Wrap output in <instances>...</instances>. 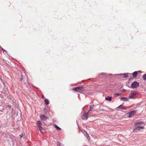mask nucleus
Listing matches in <instances>:
<instances>
[{
    "label": "nucleus",
    "mask_w": 146,
    "mask_h": 146,
    "mask_svg": "<svg viewBox=\"0 0 146 146\" xmlns=\"http://www.w3.org/2000/svg\"><path fill=\"white\" fill-rule=\"evenodd\" d=\"M61 143H60L59 142H58L57 146H62L61 145Z\"/></svg>",
    "instance_id": "nucleus-19"
},
{
    "label": "nucleus",
    "mask_w": 146,
    "mask_h": 146,
    "mask_svg": "<svg viewBox=\"0 0 146 146\" xmlns=\"http://www.w3.org/2000/svg\"><path fill=\"white\" fill-rule=\"evenodd\" d=\"M121 101H128L129 99L128 98L124 97H122L120 99Z\"/></svg>",
    "instance_id": "nucleus-10"
},
{
    "label": "nucleus",
    "mask_w": 146,
    "mask_h": 146,
    "mask_svg": "<svg viewBox=\"0 0 146 146\" xmlns=\"http://www.w3.org/2000/svg\"><path fill=\"white\" fill-rule=\"evenodd\" d=\"M134 111H131L130 112L127 113L126 114V116L129 117H131L134 115Z\"/></svg>",
    "instance_id": "nucleus-7"
},
{
    "label": "nucleus",
    "mask_w": 146,
    "mask_h": 146,
    "mask_svg": "<svg viewBox=\"0 0 146 146\" xmlns=\"http://www.w3.org/2000/svg\"><path fill=\"white\" fill-rule=\"evenodd\" d=\"M117 108L122 109V110H125L126 109L125 107L122 105H120Z\"/></svg>",
    "instance_id": "nucleus-11"
},
{
    "label": "nucleus",
    "mask_w": 146,
    "mask_h": 146,
    "mask_svg": "<svg viewBox=\"0 0 146 146\" xmlns=\"http://www.w3.org/2000/svg\"><path fill=\"white\" fill-rule=\"evenodd\" d=\"M137 94V92L134 91H131L130 94L129 95V98L130 99H134V96Z\"/></svg>",
    "instance_id": "nucleus-3"
},
{
    "label": "nucleus",
    "mask_w": 146,
    "mask_h": 146,
    "mask_svg": "<svg viewBox=\"0 0 146 146\" xmlns=\"http://www.w3.org/2000/svg\"><path fill=\"white\" fill-rule=\"evenodd\" d=\"M123 76L124 78H126L128 77V75L127 74H123Z\"/></svg>",
    "instance_id": "nucleus-15"
},
{
    "label": "nucleus",
    "mask_w": 146,
    "mask_h": 146,
    "mask_svg": "<svg viewBox=\"0 0 146 146\" xmlns=\"http://www.w3.org/2000/svg\"><path fill=\"white\" fill-rule=\"evenodd\" d=\"M41 124L42 122L40 121H38L37 122V125L40 131L42 133H44L45 132V130L41 127Z\"/></svg>",
    "instance_id": "nucleus-2"
},
{
    "label": "nucleus",
    "mask_w": 146,
    "mask_h": 146,
    "mask_svg": "<svg viewBox=\"0 0 146 146\" xmlns=\"http://www.w3.org/2000/svg\"><path fill=\"white\" fill-rule=\"evenodd\" d=\"M94 105H92L90 106V108H91V109H93L94 108Z\"/></svg>",
    "instance_id": "nucleus-18"
},
{
    "label": "nucleus",
    "mask_w": 146,
    "mask_h": 146,
    "mask_svg": "<svg viewBox=\"0 0 146 146\" xmlns=\"http://www.w3.org/2000/svg\"><path fill=\"white\" fill-rule=\"evenodd\" d=\"M20 138H21L23 136V134H21L20 135Z\"/></svg>",
    "instance_id": "nucleus-23"
},
{
    "label": "nucleus",
    "mask_w": 146,
    "mask_h": 146,
    "mask_svg": "<svg viewBox=\"0 0 146 146\" xmlns=\"http://www.w3.org/2000/svg\"><path fill=\"white\" fill-rule=\"evenodd\" d=\"M144 124V123L143 121H140L139 122H135L134 125L135 126H137L138 124L143 125Z\"/></svg>",
    "instance_id": "nucleus-9"
},
{
    "label": "nucleus",
    "mask_w": 146,
    "mask_h": 146,
    "mask_svg": "<svg viewBox=\"0 0 146 146\" xmlns=\"http://www.w3.org/2000/svg\"><path fill=\"white\" fill-rule=\"evenodd\" d=\"M45 103L47 105L49 104V100L47 99H46L44 100Z\"/></svg>",
    "instance_id": "nucleus-14"
},
{
    "label": "nucleus",
    "mask_w": 146,
    "mask_h": 146,
    "mask_svg": "<svg viewBox=\"0 0 146 146\" xmlns=\"http://www.w3.org/2000/svg\"><path fill=\"white\" fill-rule=\"evenodd\" d=\"M143 77L144 80H146V74H144Z\"/></svg>",
    "instance_id": "nucleus-17"
},
{
    "label": "nucleus",
    "mask_w": 146,
    "mask_h": 146,
    "mask_svg": "<svg viewBox=\"0 0 146 146\" xmlns=\"http://www.w3.org/2000/svg\"><path fill=\"white\" fill-rule=\"evenodd\" d=\"M40 117L42 120L44 121H45L48 118V117L44 115H41L40 116Z\"/></svg>",
    "instance_id": "nucleus-8"
},
{
    "label": "nucleus",
    "mask_w": 146,
    "mask_h": 146,
    "mask_svg": "<svg viewBox=\"0 0 146 146\" xmlns=\"http://www.w3.org/2000/svg\"><path fill=\"white\" fill-rule=\"evenodd\" d=\"M23 76L22 75H21V76L20 77V80H21V81H22L23 79Z\"/></svg>",
    "instance_id": "nucleus-21"
},
{
    "label": "nucleus",
    "mask_w": 146,
    "mask_h": 146,
    "mask_svg": "<svg viewBox=\"0 0 146 146\" xmlns=\"http://www.w3.org/2000/svg\"><path fill=\"white\" fill-rule=\"evenodd\" d=\"M2 50L3 51H5V52H6V51H5V49H3V48H2Z\"/></svg>",
    "instance_id": "nucleus-24"
},
{
    "label": "nucleus",
    "mask_w": 146,
    "mask_h": 146,
    "mask_svg": "<svg viewBox=\"0 0 146 146\" xmlns=\"http://www.w3.org/2000/svg\"><path fill=\"white\" fill-rule=\"evenodd\" d=\"M42 98H43L44 97L43 96H42Z\"/></svg>",
    "instance_id": "nucleus-25"
},
{
    "label": "nucleus",
    "mask_w": 146,
    "mask_h": 146,
    "mask_svg": "<svg viewBox=\"0 0 146 146\" xmlns=\"http://www.w3.org/2000/svg\"><path fill=\"white\" fill-rule=\"evenodd\" d=\"M115 95H117V96H119L120 95V94L116 93L115 94Z\"/></svg>",
    "instance_id": "nucleus-22"
},
{
    "label": "nucleus",
    "mask_w": 146,
    "mask_h": 146,
    "mask_svg": "<svg viewBox=\"0 0 146 146\" xmlns=\"http://www.w3.org/2000/svg\"><path fill=\"white\" fill-rule=\"evenodd\" d=\"M138 72L137 71H135L133 73V75L134 77H136L138 74Z\"/></svg>",
    "instance_id": "nucleus-12"
},
{
    "label": "nucleus",
    "mask_w": 146,
    "mask_h": 146,
    "mask_svg": "<svg viewBox=\"0 0 146 146\" xmlns=\"http://www.w3.org/2000/svg\"><path fill=\"white\" fill-rule=\"evenodd\" d=\"M92 110V109H91V108H90V110H88V113L89 114H90V111H91Z\"/></svg>",
    "instance_id": "nucleus-20"
},
{
    "label": "nucleus",
    "mask_w": 146,
    "mask_h": 146,
    "mask_svg": "<svg viewBox=\"0 0 146 146\" xmlns=\"http://www.w3.org/2000/svg\"><path fill=\"white\" fill-rule=\"evenodd\" d=\"M105 99L106 100L111 101V97L108 96Z\"/></svg>",
    "instance_id": "nucleus-13"
},
{
    "label": "nucleus",
    "mask_w": 146,
    "mask_h": 146,
    "mask_svg": "<svg viewBox=\"0 0 146 146\" xmlns=\"http://www.w3.org/2000/svg\"><path fill=\"white\" fill-rule=\"evenodd\" d=\"M89 114L88 113H84L83 115L81 117L82 119L84 120L87 119L89 117Z\"/></svg>",
    "instance_id": "nucleus-5"
},
{
    "label": "nucleus",
    "mask_w": 146,
    "mask_h": 146,
    "mask_svg": "<svg viewBox=\"0 0 146 146\" xmlns=\"http://www.w3.org/2000/svg\"><path fill=\"white\" fill-rule=\"evenodd\" d=\"M55 127L59 130H61V128L56 125H55Z\"/></svg>",
    "instance_id": "nucleus-16"
},
{
    "label": "nucleus",
    "mask_w": 146,
    "mask_h": 146,
    "mask_svg": "<svg viewBox=\"0 0 146 146\" xmlns=\"http://www.w3.org/2000/svg\"><path fill=\"white\" fill-rule=\"evenodd\" d=\"M144 129V127L143 126L140 127L138 126L133 129V132H137L138 131H139L141 129Z\"/></svg>",
    "instance_id": "nucleus-6"
},
{
    "label": "nucleus",
    "mask_w": 146,
    "mask_h": 146,
    "mask_svg": "<svg viewBox=\"0 0 146 146\" xmlns=\"http://www.w3.org/2000/svg\"><path fill=\"white\" fill-rule=\"evenodd\" d=\"M84 89L83 87L80 86L73 88L72 89V90L76 92H81L84 91Z\"/></svg>",
    "instance_id": "nucleus-1"
},
{
    "label": "nucleus",
    "mask_w": 146,
    "mask_h": 146,
    "mask_svg": "<svg viewBox=\"0 0 146 146\" xmlns=\"http://www.w3.org/2000/svg\"><path fill=\"white\" fill-rule=\"evenodd\" d=\"M139 86V83L136 81L134 82L131 85V87L133 88H136L138 87Z\"/></svg>",
    "instance_id": "nucleus-4"
}]
</instances>
